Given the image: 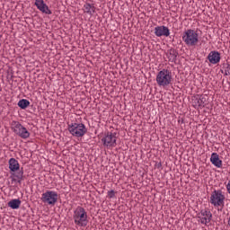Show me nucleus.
I'll use <instances>...</instances> for the list:
<instances>
[{"instance_id":"obj_22","label":"nucleus","mask_w":230,"mask_h":230,"mask_svg":"<svg viewBox=\"0 0 230 230\" xmlns=\"http://www.w3.org/2000/svg\"><path fill=\"white\" fill-rule=\"evenodd\" d=\"M108 197L109 199H114V197H116V191H114V190H111L108 191Z\"/></svg>"},{"instance_id":"obj_16","label":"nucleus","mask_w":230,"mask_h":230,"mask_svg":"<svg viewBox=\"0 0 230 230\" xmlns=\"http://www.w3.org/2000/svg\"><path fill=\"white\" fill-rule=\"evenodd\" d=\"M167 57L170 62H177V57H179V52L175 49H171L168 50Z\"/></svg>"},{"instance_id":"obj_14","label":"nucleus","mask_w":230,"mask_h":230,"mask_svg":"<svg viewBox=\"0 0 230 230\" xmlns=\"http://www.w3.org/2000/svg\"><path fill=\"white\" fill-rule=\"evenodd\" d=\"M210 163L216 166V168H222V160H220V156L217 153H212Z\"/></svg>"},{"instance_id":"obj_10","label":"nucleus","mask_w":230,"mask_h":230,"mask_svg":"<svg viewBox=\"0 0 230 230\" xmlns=\"http://www.w3.org/2000/svg\"><path fill=\"white\" fill-rule=\"evenodd\" d=\"M34 4L40 10V12H41V13H45L46 15H51V13H53L44 0H35Z\"/></svg>"},{"instance_id":"obj_24","label":"nucleus","mask_w":230,"mask_h":230,"mask_svg":"<svg viewBox=\"0 0 230 230\" xmlns=\"http://www.w3.org/2000/svg\"><path fill=\"white\" fill-rule=\"evenodd\" d=\"M155 166V168H157L159 170L160 168H163V164L161 162H159V163L156 162Z\"/></svg>"},{"instance_id":"obj_17","label":"nucleus","mask_w":230,"mask_h":230,"mask_svg":"<svg viewBox=\"0 0 230 230\" xmlns=\"http://www.w3.org/2000/svg\"><path fill=\"white\" fill-rule=\"evenodd\" d=\"M22 201L19 199H11L7 206L11 208V209H19L21 208Z\"/></svg>"},{"instance_id":"obj_19","label":"nucleus","mask_w":230,"mask_h":230,"mask_svg":"<svg viewBox=\"0 0 230 230\" xmlns=\"http://www.w3.org/2000/svg\"><path fill=\"white\" fill-rule=\"evenodd\" d=\"M11 173L12 175L10 176V178L13 179V182H15L17 181V179L19 177H22V175H24V168L22 167L18 172H11ZM13 177H15L16 179Z\"/></svg>"},{"instance_id":"obj_5","label":"nucleus","mask_w":230,"mask_h":230,"mask_svg":"<svg viewBox=\"0 0 230 230\" xmlns=\"http://www.w3.org/2000/svg\"><path fill=\"white\" fill-rule=\"evenodd\" d=\"M182 40L187 46H197L199 34L194 30L189 29L184 31Z\"/></svg>"},{"instance_id":"obj_26","label":"nucleus","mask_w":230,"mask_h":230,"mask_svg":"<svg viewBox=\"0 0 230 230\" xmlns=\"http://www.w3.org/2000/svg\"><path fill=\"white\" fill-rule=\"evenodd\" d=\"M179 123H184V119H179Z\"/></svg>"},{"instance_id":"obj_8","label":"nucleus","mask_w":230,"mask_h":230,"mask_svg":"<svg viewBox=\"0 0 230 230\" xmlns=\"http://www.w3.org/2000/svg\"><path fill=\"white\" fill-rule=\"evenodd\" d=\"M116 139V133L108 131L105 133L104 137H102L101 141L103 146H106L107 148H114L117 145Z\"/></svg>"},{"instance_id":"obj_15","label":"nucleus","mask_w":230,"mask_h":230,"mask_svg":"<svg viewBox=\"0 0 230 230\" xmlns=\"http://www.w3.org/2000/svg\"><path fill=\"white\" fill-rule=\"evenodd\" d=\"M84 13H88V15H94L96 13V6H94V4L85 3L84 5Z\"/></svg>"},{"instance_id":"obj_9","label":"nucleus","mask_w":230,"mask_h":230,"mask_svg":"<svg viewBox=\"0 0 230 230\" xmlns=\"http://www.w3.org/2000/svg\"><path fill=\"white\" fill-rule=\"evenodd\" d=\"M208 102V95L196 94L192 97L193 107H199L200 109L206 107V102Z\"/></svg>"},{"instance_id":"obj_7","label":"nucleus","mask_w":230,"mask_h":230,"mask_svg":"<svg viewBox=\"0 0 230 230\" xmlns=\"http://www.w3.org/2000/svg\"><path fill=\"white\" fill-rule=\"evenodd\" d=\"M13 125H14L13 130L16 136H19L22 139H28V137H30V131L19 121H13Z\"/></svg>"},{"instance_id":"obj_18","label":"nucleus","mask_w":230,"mask_h":230,"mask_svg":"<svg viewBox=\"0 0 230 230\" xmlns=\"http://www.w3.org/2000/svg\"><path fill=\"white\" fill-rule=\"evenodd\" d=\"M30 101H28L27 99H21L17 105L19 108L22 109V111H26V109H28V107H30Z\"/></svg>"},{"instance_id":"obj_3","label":"nucleus","mask_w":230,"mask_h":230,"mask_svg":"<svg viewBox=\"0 0 230 230\" xmlns=\"http://www.w3.org/2000/svg\"><path fill=\"white\" fill-rule=\"evenodd\" d=\"M67 130L74 137H84L87 132V128L84 123L72 122L67 124Z\"/></svg>"},{"instance_id":"obj_13","label":"nucleus","mask_w":230,"mask_h":230,"mask_svg":"<svg viewBox=\"0 0 230 230\" xmlns=\"http://www.w3.org/2000/svg\"><path fill=\"white\" fill-rule=\"evenodd\" d=\"M9 170L11 173H15V172H19V170H21V164H19V161H17L15 158H10Z\"/></svg>"},{"instance_id":"obj_6","label":"nucleus","mask_w":230,"mask_h":230,"mask_svg":"<svg viewBox=\"0 0 230 230\" xmlns=\"http://www.w3.org/2000/svg\"><path fill=\"white\" fill-rule=\"evenodd\" d=\"M224 200H226V196L222 193V190H215L212 191L210 196V204L215 208L222 206L224 208Z\"/></svg>"},{"instance_id":"obj_1","label":"nucleus","mask_w":230,"mask_h":230,"mask_svg":"<svg viewBox=\"0 0 230 230\" xmlns=\"http://www.w3.org/2000/svg\"><path fill=\"white\" fill-rule=\"evenodd\" d=\"M73 218L75 226H78L79 227H86V226L89 224V220L87 219V212L84 207L78 206L75 208Z\"/></svg>"},{"instance_id":"obj_12","label":"nucleus","mask_w":230,"mask_h":230,"mask_svg":"<svg viewBox=\"0 0 230 230\" xmlns=\"http://www.w3.org/2000/svg\"><path fill=\"white\" fill-rule=\"evenodd\" d=\"M207 58L208 62L213 65H217L220 62V60H222L220 52L217 50L210 51Z\"/></svg>"},{"instance_id":"obj_4","label":"nucleus","mask_w":230,"mask_h":230,"mask_svg":"<svg viewBox=\"0 0 230 230\" xmlns=\"http://www.w3.org/2000/svg\"><path fill=\"white\" fill-rule=\"evenodd\" d=\"M58 192L55 190H46L43 194H41L40 200L43 204H47V206H55L57 202H58Z\"/></svg>"},{"instance_id":"obj_23","label":"nucleus","mask_w":230,"mask_h":230,"mask_svg":"<svg viewBox=\"0 0 230 230\" xmlns=\"http://www.w3.org/2000/svg\"><path fill=\"white\" fill-rule=\"evenodd\" d=\"M201 224H205V226L209 224V222H208V217H204L201 218Z\"/></svg>"},{"instance_id":"obj_11","label":"nucleus","mask_w":230,"mask_h":230,"mask_svg":"<svg viewBox=\"0 0 230 230\" xmlns=\"http://www.w3.org/2000/svg\"><path fill=\"white\" fill-rule=\"evenodd\" d=\"M155 35L156 37H170V29L164 25L155 27Z\"/></svg>"},{"instance_id":"obj_20","label":"nucleus","mask_w":230,"mask_h":230,"mask_svg":"<svg viewBox=\"0 0 230 230\" xmlns=\"http://www.w3.org/2000/svg\"><path fill=\"white\" fill-rule=\"evenodd\" d=\"M223 69H221L220 72L224 73V76H230V64L229 63H224L223 64Z\"/></svg>"},{"instance_id":"obj_21","label":"nucleus","mask_w":230,"mask_h":230,"mask_svg":"<svg viewBox=\"0 0 230 230\" xmlns=\"http://www.w3.org/2000/svg\"><path fill=\"white\" fill-rule=\"evenodd\" d=\"M200 214L202 217H206L208 218V222H211L213 218V214L209 210H201Z\"/></svg>"},{"instance_id":"obj_27","label":"nucleus","mask_w":230,"mask_h":230,"mask_svg":"<svg viewBox=\"0 0 230 230\" xmlns=\"http://www.w3.org/2000/svg\"><path fill=\"white\" fill-rule=\"evenodd\" d=\"M0 46H1V43H0Z\"/></svg>"},{"instance_id":"obj_2","label":"nucleus","mask_w":230,"mask_h":230,"mask_svg":"<svg viewBox=\"0 0 230 230\" xmlns=\"http://www.w3.org/2000/svg\"><path fill=\"white\" fill-rule=\"evenodd\" d=\"M172 71L168 69H162L156 75V84L159 87H168V85L172 84Z\"/></svg>"},{"instance_id":"obj_25","label":"nucleus","mask_w":230,"mask_h":230,"mask_svg":"<svg viewBox=\"0 0 230 230\" xmlns=\"http://www.w3.org/2000/svg\"><path fill=\"white\" fill-rule=\"evenodd\" d=\"M18 180H17V183L18 184H21V182H22V181H24V175H22V176H20L19 178H17Z\"/></svg>"}]
</instances>
